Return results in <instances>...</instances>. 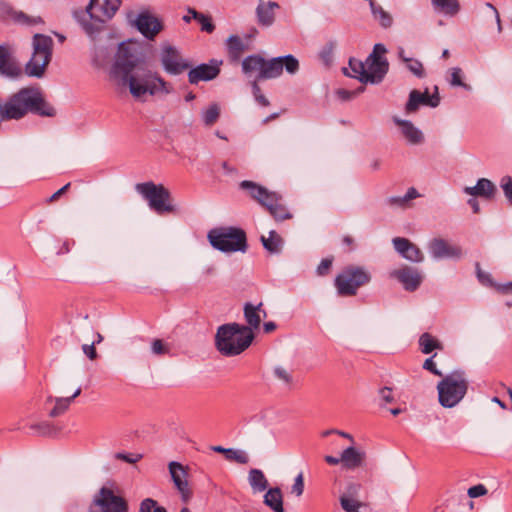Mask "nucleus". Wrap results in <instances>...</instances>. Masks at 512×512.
Instances as JSON below:
<instances>
[{"label":"nucleus","instance_id":"nucleus-1","mask_svg":"<svg viewBox=\"0 0 512 512\" xmlns=\"http://www.w3.org/2000/svg\"><path fill=\"white\" fill-rule=\"evenodd\" d=\"M139 63V57L125 42L118 47L115 61L111 68V75L119 79V84L128 86L134 98H140L146 93L154 96L158 93L170 94L173 87L158 72L147 70L142 75L132 72Z\"/></svg>","mask_w":512,"mask_h":512},{"label":"nucleus","instance_id":"nucleus-2","mask_svg":"<svg viewBox=\"0 0 512 512\" xmlns=\"http://www.w3.org/2000/svg\"><path fill=\"white\" fill-rule=\"evenodd\" d=\"M254 337L251 328L236 322L227 323L218 327L215 346L223 356H237L251 345Z\"/></svg>","mask_w":512,"mask_h":512},{"label":"nucleus","instance_id":"nucleus-3","mask_svg":"<svg viewBox=\"0 0 512 512\" xmlns=\"http://www.w3.org/2000/svg\"><path fill=\"white\" fill-rule=\"evenodd\" d=\"M121 3V0H90L86 10L75 12L74 16L83 30L89 36H93L115 15Z\"/></svg>","mask_w":512,"mask_h":512},{"label":"nucleus","instance_id":"nucleus-4","mask_svg":"<svg viewBox=\"0 0 512 512\" xmlns=\"http://www.w3.org/2000/svg\"><path fill=\"white\" fill-rule=\"evenodd\" d=\"M207 238L214 249L224 253H245L248 249L246 232L240 227H216L208 232Z\"/></svg>","mask_w":512,"mask_h":512},{"label":"nucleus","instance_id":"nucleus-5","mask_svg":"<svg viewBox=\"0 0 512 512\" xmlns=\"http://www.w3.org/2000/svg\"><path fill=\"white\" fill-rule=\"evenodd\" d=\"M53 39L44 34H35L32 39V56L25 64L24 73L29 77L42 78L51 62Z\"/></svg>","mask_w":512,"mask_h":512},{"label":"nucleus","instance_id":"nucleus-6","mask_svg":"<svg viewBox=\"0 0 512 512\" xmlns=\"http://www.w3.org/2000/svg\"><path fill=\"white\" fill-rule=\"evenodd\" d=\"M468 385L463 371L448 374L437 384L439 403L445 408L455 407L466 395Z\"/></svg>","mask_w":512,"mask_h":512},{"label":"nucleus","instance_id":"nucleus-7","mask_svg":"<svg viewBox=\"0 0 512 512\" xmlns=\"http://www.w3.org/2000/svg\"><path fill=\"white\" fill-rule=\"evenodd\" d=\"M370 281L371 274L364 267L349 265L335 277L334 286L339 296L350 297Z\"/></svg>","mask_w":512,"mask_h":512},{"label":"nucleus","instance_id":"nucleus-8","mask_svg":"<svg viewBox=\"0 0 512 512\" xmlns=\"http://www.w3.org/2000/svg\"><path fill=\"white\" fill-rule=\"evenodd\" d=\"M135 190L148 202L150 209L158 215L175 211V207L170 203L171 193L164 185L148 181L136 184Z\"/></svg>","mask_w":512,"mask_h":512},{"label":"nucleus","instance_id":"nucleus-9","mask_svg":"<svg viewBox=\"0 0 512 512\" xmlns=\"http://www.w3.org/2000/svg\"><path fill=\"white\" fill-rule=\"evenodd\" d=\"M90 512H129V506L111 487L102 486L93 497Z\"/></svg>","mask_w":512,"mask_h":512},{"label":"nucleus","instance_id":"nucleus-10","mask_svg":"<svg viewBox=\"0 0 512 512\" xmlns=\"http://www.w3.org/2000/svg\"><path fill=\"white\" fill-rule=\"evenodd\" d=\"M159 59L163 70L169 75H180L191 67V62L182 56L180 50L168 42L161 45Z\"/></svg>","mask_w":512,"mask_h":512},{"label":"nucleus","instance_id":"nucleus-11","mask_svg":"<svg viewBox=\"0 0 512 512\" xmlns=\"http://www.w3.org/2000/svg\"><path fill=\"white\" fill-rule=\"evenodd\" d=\"M387 52L386 47L377 43L374 45L372 53L366 59V67L368 75L365 76V80L371 84L380 83L389 69V63L385 58Z\"/></svg>","mask_w":512,"mask_h":512},{"label":"nucleus","instance_id":"nucleus-12","mask_svg":"<svg viewBox=\"0 0 512 512\" xmlns=\"http://www.w3.org/2000/svg\"><path fill=\"white\" fill-rule=\"evenodd\" d=\"M283 69L289 74H295L299 70V61L291 54L270 60L263 58L262 74L257 75V80L277 78L282 74Z\"/></svg>","mask_w":512,"mask_h":512},{"label":"nucleus","instance_id":"nucleus-13","mask_svg":"<svg viewBox=\"0 0 512 512\" xmlns=\"http://www.w3.org/2000/svg\"><path fill=\"white\" fill-rule=\"evenodd\" d=\"M169 473L171 475V479L180 493L181 500L184 503H188L192 496V490L189 487V483L187 480L188 473L186 467H184L181 463L176 461H171L168 465Z\"/></svg>","mask_w":512,"mask_h":512},{"label":"nucleus","instance_id":"nucleus-14","mask_svg":"<svg viewBox=\"0 0 512 512\" xmlns=\"http://www.w3.org/2000/svg\"><path fill=\"white\" fill-rule=\"evenodd\" d=\"M0 75L8 79H19L23 69L6 44H0Z\"/></svg>","mask_w":512,"mask_h":512},{"label":"nucleus","instance_id":"nucleus-15","mask_svg":"<svg viewBox=\"0 0 512 512\" xmlns=\"http://www.w3.org/2000/svg\"><path fill=\"white\" fill-rule=\"evenodd\" d=\"M440 103V97L438 94V87L435 86V92L433 95H430L428 89H426L423 93L414 89L409 93L408 101L405 105V111L407 113L416 112L420 105L429 106L435 108Z\"/></svg>","mask_w":512,"mask_h":512},{"label":"nucleus","instance_id":"nucleus-16","mask_svg":"<svg viewBox=\"0 0 512 512\" xmlns=\"http://www.w3.org/2000/svg\"><path fill=\"white\" fill-rule=\"evenodd\" d=\"M221 62L212 59L210 63H201L198 66L188 69V81L190 84L196 85L200 81H210L215 79L220 73Z\"/></svg>","mask_w":512,"mask_h":512},{"label":"nucleus","instance_id":"nucleus-17","mask_svg":"<svg viewBox=\"0 0 512 512\" xmlns=\"http://www.w3.org/2000/svg\"><path fill=\"white\" fill-rule=\"evenodd\" d=\"M135 26L149 40H153L163 29L161 21L149 12L139 13L135 20Z\"/></svg>","mask_w":512,"mask_h":512},{"label":"nucleus","instance_id":"nucleus-18","mask_svg":"<svg viewBox=\"0 0 512 512\" xmlns=\"http://www.w3.org/2000/svg\"><path fill=\"white\" fill-rule=\"evenodd\" d=\"M391 276L397 279L406 291L410 292L417 290L422 282V275L418 269L409 266L394 270Z\"/></svg>","mask_w":512,"mask_h":512},{"label":"nucleus","instance_id":"nucleus-19","mask_svg":"<svg viewBox=\"0 0 512 512\" xmlns=\"http://www.w3.org/2000/svg\"><path fill=\"white\" fill-rule=\"evenodd\" d=\"M429 252L434 259H459L462 256V250L459 246L450 245L441 238H435L429 243Z\"/></svg>","mask_w":512,"mask_h":512},{"label":"nucleus","instance_id":"nucleus-20","mask_svg":"<svg viewBox=\"0 0 512 512\" xmlns=\"http://www.w3.org/2000/svg\"><path fill=\"white\" fill-rule=\"evenodd\" d=\"M263 207L269 212L275 221H284L292 218V214L283 203V197L277 192H272Z\"/></svg>","mask_w":512,"mask_h":512},{"label":"nucleus","instance_id":"nucleus-21","mask_svg":"<svg viewBox=\"0 0 512 512\" xmlns=\"http://www.w3.org/2000/svg\"><path fill=\"white\" fill-rule=\"evenodd\" d=\"M395 250L406 260L419 263L424 259L421 250L406 238L395 237L392 240Z\"/></svg>","mask_w":512,"mask_h":512},{"label":"nucleus","instance_id":"nucleus-22","mask_svg":"<svg viewBox=\"0 0 512 512\" xmlns=\"http://www.w3.org/2000/svg\"><path fill=\"white\" fill-rule=\"evenodd\" d=\"M280 6L275 1H263L259 0L256 7V18L257 23L262 27H270L275 22V10L279 9Z\"/></svg>","mask_w":512,"mask_h":512},{"label":"nucleus","instance_id":"nucleus-23","mask_svg":"<svg viewBox=\"0 0 512 512\" xmlns=\"http://www.w3.org/2000/svg\"><path fill=\"white\" fill-rule=\"evenodd\" d=\"M239 189L247 192L249 197L263 207L273 191L250 180H243L239 183Z\"/></svg>","mask_w":512,"mask_h":512},{"label":"nucleus","instance_id":"nucleus-24","mask_svg":"<svg viewBox=\"0 0 512 512\" xmlns=\"http://www.w3.org/2000/svg\"><path fill=\"white\" fill-rule=\"evenodd\" d=\"M497 192L496 185L487 178L478 179L477 183L473 187H465L464 193L473 197H481L486 200L494 198Z\"/></svg>","mask_w":512,"mask_h":512},{"label":"nucleus","instance_id":"nucleus-25","mask_svg":"<svg viewBox=\"0 0 512 512\" xmlns=\"http://www.w3.org/2000/svg\"><path fill=\"white\" fill-rule=\"evenodd\" d=\"M262 305V303L253 305L250 302L244 304L243 312L247 323L245 326L251 328L252 332L259 328L262 318L267 316L266 311L262 309Z\"/></svg>","mask_w":512,"mask_h":512},{"label":"nucleus","instance_id":"nucleus-26","mask_svg":"<svg viewBox=\"0 0 512 512\" xmlns=\"http://www.w3.org/2000/svg\"><path fill=\"white\" fill-rule=\"evenodd\" d=\"M366 454L353 446L347 447L341 453V463L344 468L354 470L363 465Z\"/></svg>","mask_w":512,"mask_h":512},{"label":"nucleus","instance_id":"nucleus-27","mask_svg":"<svg viewBox=\"0 0 512 512\" xmlns=\"http://www.w3.org/2000/svg\"><path fill=\"white\" fill-rule=\"evenodd\" d=\"M394 123L400 127L401 133L410 144L415 145L423 142V133L411 121L394 118Z\"/></svg>","mask_w":512,"mask_h":512},{"label":"nucleus","instance_id":"nucleus-28","mask_svg":"<svg viewBox=\"0 0 512 512\" xmlns=\"http://www.w3.org/2000/svg\"><path fill=\"white\" fill-rule=\"evenodd\" d=\"M431 4L436 13L448 17H454L460 11V3L458 0H431Z\"/></svg>","mask_w":512,"mask_h":512},{"label":"nucleus","instance_id":"nucleus-29","mask_svg":"<svg viewBox=\"0 0 512 512\" xmlns=\"http://www.w3.org/2000/svg\"><path fill=\"white\" fill-rule=\"evenodd\" d=\"M81 394V388H77L76 391L70 397H56L54 398L55 406L49 412L50 417H58L65 413V411L69 408L70 404L73 400ZM53 398L48 397L47 401H52Z\"/></svg>","mask_w":512,"mask_h":512},{"label":"nucleus","instance_id":"nucleus-30","mask_svg":"<svg viewBox=\"0 0 512 512\" xmlns=\"http://www.w3.org/2000/svg\"><path fill=\"white\" fill-rule=\"evenodd\" d=\"M264 504L274 512H284L281 489L279 487L268 489L264 495Z\"/></svg>","mask_w":512,"mask_h":512},{"label":"nucleus","instance_id":"nucleus-31","mask_svg":"<svg viewBox=\"0 0 512 512\" xmlns=\"http://www.w3.org/2000/svg\"><path fill=\"white\" fill-rule=\"evenodd\" d=\"M349 69L351 70V73L348 72L347 68H344V74L358 79L361 83L367 84L369 81L365 80V76L368 75L367 67H366V61L362 62L360 60H357L355 58H351L349 60Z\"/></svg>","mask_w":512,"mask_h":512},{"label":"nucleus","instance_id":"nucleus-32","mask_svg":"<svg viewBox=\"0 0 512 512\" xmlns=\"http://www.w3.org/2000/svg\"><path fill=\"white\" fill-rule=\"evenodd\" d=\"M370 9L374 19L378 21L382 28L388 29L392 26V16L385 11L381 5L377 4L375 1H370Z\"/></svg>","mask_w":512,"mask_h":512},{"label":"nucleus","instance_id":"nucleus-33","mask_svg":"<svg viewBox=\"0 0 512 512\" xmlns=\"http://www.w3.org/2000/svg\"><path fill=\"white\" fill-rule=\"evenodd\" d=\"M248 481L254 492H263L268 487V480L266 479L263 471L257 468L250 469Z\"/></svg>","mask_w":512,"mask_h":512},{"label":"nucleus","instance_id":"nucleus-34","mask_svg":"<svg viewBox=\"0 0 512 512\" xmlns=\"http://www.w3.org/2000/svg\"><path fill=\"white\" fill-rule=\"evenodd\" d=\"M227 49L230 59L236 62L241 58L247 47L239 36L231 35L227 39Z\"/></svg>","mask_w":512,"mask_h":512},{"label":"nucleus","instance_id":"nucleus-35","mask_svg":"<svg viewBox=\"0 0 512 512\" xmlns=\"http://www.w3.org/2000/svg\"><path fill=\"white\" fill-rule=\"evenodd\" d=\"M263 247L272 254H278L282 250L283 240L276 231L271 230L269 237L261 236Z\"/></svg>","mask_w":512,"mask_h":512},{"label":"nucleus","instance_id":"nucleus-36","mask_svg":"<svg viewBox=\"0 0 512 512\" xmlns=\"http://www.w3.org/2000/svg\"><path fill=\"white\" fill-rule=\"evenodd\" d=\"M263 70V57L257 54L249 55L242 61V71L245 74L257 72L261 75Z\"/></svg>","mask_w":512,"mask_h":512},{"label":"nucleus","instance_id":"nucleus-37","mask_svg":"<svg viewBox=\"0 0 512 512\" xmlns=\"http://www.w3.org/2000/svg\"><path fill=\"white\" fill-rule=\"evenodd\" d=\"M419 197L418 191L411 187L408 189L405 195L403 196H391L385 200V203L390 207H399L405 208L408 205V202Z\"/></svg>","mask_w":512,"mask_h":512},{"label":"nucleus","instance_id":"nucleus-38","mask_svg":"<svg viewBox=\"0 0 512 512\" xmlns=\"http://www.w3.org/2000/svg\"><path fill=\"white\" fill-rule=\"evenodd\" d=\"M419 346L423 354H430L433 350H442L443 345L431 334L425 332L419 337Z\"/></svg>","mask_w":512,"mask_h":512},{"label":"nucleus","instance_id":"nucleus-39","mask_svg":"<svg viewBox=\"0 0 512 512\" xmlns=\"http://www.w3.org/2000/svg\"><path fill=\"white\" fill-rule=\"evenodd\" d=\"M188 13L192 14L193 19L199 22L202 31L212 33L215 30V25L212 23L210 16L200 13L194 8H188Z\"/></svg>","mask_w":512,"mask_h":512},{"label":"nucleus","instance_id":"nucleus-40","mask_svg":"<svg viewBox=\"0 0 512 512\" xmlns=\"http://www.w3.org/2000/svg\"><path fill=\"white\" fill-rule=\"evenodd\" d=\"M462 78H463V71L461 68L453 67L450 69V79H449L450 85L455 86V87H461V88L465 89L466 91H471L472 87L469 84L463 82Z\"/></svg>","mask_w":512,"mask_h":512},{"label":"nucleus","instance_id":"nucleus-41","mask_svg":"<svg viewBox=\"0 0 512 512\" xmlns=\"http://www.w3.org/2000/svg\"><path fill=\"white\" fill-rule=\"evenodd\" d=\"M220 109L217 104H211L207 109L202 112V119L205 125H213L219 118Z\"/></svg>","mask_w":512,"mask_h":512},{"label":"nucleus","instance_id":"nucleus-42","mask_svg":"<svg viewBox=\"0 0 512 512\" xmlns=\"http://www.w3.org/2000/svg\"><path fill=\"white\" fill-rule=\"evenodd\" d=\"M225 458L228 461H234L239 464H247L249 461L246 452L234 448H228Z\"/></svg>","mask_w":512,"mask_h":512},{"label":"nucleus","instance_id":"nucleus-43","mask_svg":"<svg viewBox=\"0 0 512 512\" xmlns=\"http://www.w3.org/2000/svg\"><path fill=\"white\" fill-rule=\"evenodd\" d=\"M403 62L406 63L407 69L416 77L422 78L424 76V68L419 60L413 58H403Z\"/></svg>","mask_w":512,"mask_h":512},{"label":"nucleus","instance_id":"nucleus-44","mask_svg":"<svg viewBox=\"0 0 512 512\" xmlns=\"http://www.w3.org/2000/svg\"><path fill=\"white\" fill-rule=\"evenodd\" d=\"M340 504L346 512H359L361 503L353 498H349L345 495L340 497Z\"/></svg>","mask_w":512,"mask_h":512},{"label":"nucleus","instance_id":"nucleus-45","mask_svg":"<svg viewBox=\"0 0 512 512\" xmlns=\"http://www.w3.org/2000/svg\"><path fill=\"white\" fill-rule=\"evenodd\" d=\"M273 372L275 377L284 384L290 385L292 383V374L287 369L277 366L274 368Z\"/></svg>","mask_w":512,"mask_h":512},{"label":"nucleus","instance_id":"nucleus-46","mask_svg":"<svg viewBox=\"0 0 512 512\" xmlns=\"http://www.w3.org/2000/svg\"><path fill=\"white\" fill-rule=\"evenodd\" d=\"M115 459L122 460L124 462H127L129 464H135L138 461H140L143 458V455L140 453H124V452H117L114 455Z\"/></svg>","mask_w":512,"mask_h":512},{"label":"nucleus","instance_id":"nucleus-47","mask_svg":"<svg viewBox=\"0 0 512 512\" xmlns=\"http://www.w3.org/2000/svg\"><path fill=\"white\" fill-rule=\"evenodd\" d=\"M364 90H365L364 86H360L357 89L352 90V91L346 90V89H338L336 94L342 101H348V100L356 97L357 95L361 94L362 92H364Z\"/></svg>","mask_w":512,"mask_h":512},{"label":"nucleus","instance_id":"nucleus-48","mask_svg":"<svg viewBox=\"0 0 512 512\" xmlns=\"http://www.w3.org/2000/svg\"><path fill=\"white\" fill-rule=\"evenodd\" d=\"M153 498H145L140 502L139 512H154L155 508H162Z\"/></svg>","mask_w":512,"mask_h":512},{"label":"nucleus","instance_id":"nucleus-49","mask_svg":"<svg viewBox=\"0 0 512 512\" xmlns=\"http://www.w3.org/2000/svg\"><path fill=\"white\" fill-rule=\"evenodd\" d=\"M151 350L155 355H165L170 351L169 347L161 339H154L152 341Z\"/></svg>","mask_w":512,"mask_h":512},{"label":"nucleus","instance_id":"nucleus-50","mask_svg":"<svg viewBox=\"0 0 512 512\" xmlns=\"http://www.w3.org/2000/svg\"><path fill=\"white\" fill-rule=\"evenodd\" d=\"M304 492V476L303 473L300 472L294 479V484L291 487V493L295 494L297 497H300Z\"/></svg>","mask_w":512,"mask_h":512},{"label":"nucleus","instance_id":"nucleus-51","mask_svg":"<svg viewBox=\"0 0 512 512\" xmlns=\"http://www.w3.org/2000/svg\"><path fill=\"white\" fill-rule=\"evenodd\" d=\"M252 92H253V95L255 97V100L261 106L267 107V106L270 105L269 100L262 94L261 88L259 87V85L257 84L256 81H254L253 84H252Z\"/></svg>","mask_w":512,"mask_h":512},{"label":"nucleus","instance_id":"nucleus-52","mask_svg":"<svg viewBox=\"0 0 512 512\" xmlns=\"http://www.w3.org/2000/svg\"><path fill=\"white\" fill-rule=\"evenodd\" d=\"M501 188L503 189V192L510 205H512V177L508 175L504 176L501 179Z\"/></svg>","mask_w":512,"mask_h":512},{"label":"nucleus","instance_id":"nucleus-53","mask_svg":"<svg viewBox=\"0 0 512 512\" xmlns=\"http://www.w3.org/2000/svg\"><path fill=\"white\" fill-rule=\"evenodd\" d=\"M487 492L488 490L483 484H478L470 487L467 494L470 498H477L487 494Z\"/></svg>","mask_w":512,"mask_h":512},{"label":"nucleus","instance_id":"nucleus-54","mask_svg":"<svg viewBox=\"0 0 512 512\" xmlns=\"http://www.w3.org/2000/svg\"><path fill=\"white\" fill-rule=\"evenodd\" d=\"M436 356L434 354L433 356L427 358L423 363V369L428 370L432 374L436 376H442V373L440 370L437 369L435 362L433 361V358Z\"/></svg>","mask_w":512,"mask_h":512},{"label":"nucleus","instance_id":"nucleus-55","mask_svg":"<svg viewBox=\"0 0 512 512\" xmlns=\"http://www.w3.org/2000/svg\"><path fill=\"white\" fill-rule=\"evenodd\" d=\"M332 266V259L331 258H325L322 259L317 267V274L319 276H325L328 274L330 268Z\"/></svg>","mask_w":512,"mask_h":512},{"label":"nucleus","instance_id":"nucleus-56","mask_svg":"<svg viewBox=\"0 0 512 512\" xmlns=\"http://www.w3.org/2000/svg\"><path fill=\"white\" fill-rule=\"evenodd\" d=\"M379 395L385 403H391L394 401L392 389L390 387H383L379 390Z\"/></svg>","mask_w":512,"mask_h":512},{"label":"nucleus","instance_id":"nucleus-57","mask_svg":"<svg viewBox=\"0 0 512 512\" xmlns=\"http://www.w3.org/2000/svg\"><path fill=\"white\" fill-rule=\"evenodd\" d=\"M476 269H477V277H478V280H479L482 284H492V279H491L490 274L483 272V271L480 269V265H479V263H476Z\"/></svg>","mask_w":512,"mask_h":512},{"label":"nucleus","instance_id":"nucleus-58","mask_svg":"<svg viewBox=\"0 0 512 512\" xmlns=\"http://www.w3.org/2000/svg\"><path fill=\"white\" fill-rule=\"evenodd\" d=\"M82 350L83 352L85 353V355L91 359V360H94L96 357H97V352H96V349H95V342H93L92 344L88 345V344H84L82 346Z\"/></svg>","mask_w":512,"mask_h":512},{"label":"nucleus","instance_id":"nucleus-59","mask_svg":"<svg viewBox=\"0 0 512 512\" xmlns=\"http://www.w3.org/2000/svg\"><path fill=\"white\" fill-rule=\"evenodd\" d=\"M70 185H71L70 183L65 184L62 188H60L54 194H52L47 199V202L52 203V202L58 200L69 189Z\"/></svg>","mask_w":512,"mask_h":512},{"label":"nucleus","instance_id":"nucleus-60","mask_svg":"<svg viewBox=\"0 0 512 512\" xmlns=\"http://www.w3.org/2000/svg\"><path fill=\"white\" fill-rule=\"evenodd\" d=\"M32 428L38 429L39 433L41 435H51L52 434V427L48 423L34 425V426H32Z\"/></svg>","mask_w":512,"mask_h":512},{"label":"nucleus","instance_id":"nucleus-61","mask_svg":"<svg viewBox=\"0 0 512 512\" xmlns=\"http://www.w3.org/2000/svg\"><path fill=\"white\" fill-rule=\"evenodd\" d=\"M486 7L491 9L495 15V18H496V21H497V24H498V30L501 31V21H500V15H499V12L498 10L495 8V6L489 2L486 3Z\"/></svg>","mask_w":512,"mask_h":512},{"label":"nucleus","instance_id":"nucleus-62","mask_svg":"<svg viewBox=\"0 0 512 512\" xmlns=\"http://www.w3.org/2000/svg\"><path fill=\"white\" fill-rule=\"evenodd\" d=\"M221 166H222V168H223V170H224V172H225L226 174L232 175V174H236V173L238 172V171H237V169H236L235 167L230 166V165L228 164V162H226V161H223V162H222V164H221Z\"/></svg>","mask_w":512,"mask_h":512},{"label":"nucleus","instance_id":"nucleus-63","mask_svg":"<svg viewBox=\"0 0 512 512\" xmlns=\"http://www.w3.org/2000/svg\"><path fill=\"white\" fill-rule=\"evenodd\" d=\"M497 289H498V291L505 293V294L512 293V281L508 282L506 284L498 285Z\"/></svg>","mask_w":512,"mask_h":512},{"label":"nucleus","instance_id":"nucleus-64","mask_svg":"<svg viewBox=\"0 0 512 512\" xmlns=\"http://www.w3.org/2000/svg\"><path fill=\"white\" fill-rule=\"evenodd\" d=\"M467 203L472 208L474 213H479L480 205H479V202L474 197L468 199Z\"/></svg>","mask_w":512,"mask_h":512}]
</instances>
